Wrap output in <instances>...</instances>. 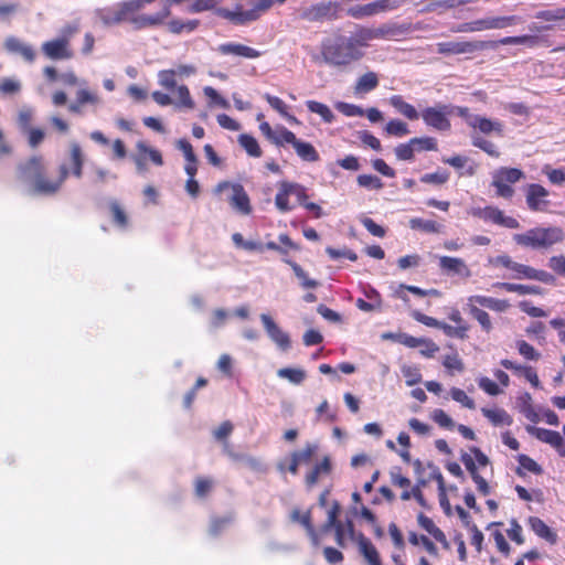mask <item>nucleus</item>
I'll return each instance as SVG.
<instances>
[{
    "label": "nucleus",
    "mask_w": 565,
    "mask_h": 565,
    "mask_svg": "<svg viewBox=\"0 0 565 565\" xmlns=\"http://www.w3.org/2000/svg\"><path fill=\"white\" fill-rule=\"evenodd\" d=\"M67 177V166L61 164L58 177L56 179L49 178L45 161L41 154H33L17 167V180L29 186L31 193L36 195H54L61 190Z\"/></svg>",
    "instance_id": "f257e3e1"
},
{
    "label": "nucleus",
    "mask_w": 565,
    "mask_h": 565,
    "mask_svg": "<svg viewBox=\"0 0 565 565\" xmlns=\"http://www.w3.org/2000/svg\"><path fill=\"white\" fill-rule=\"evenodd\" d=\"M539 38L535 35L507 36L498 41H449L437 44V52L441 55L472 54L477 51L495 50L500 44H527L534 46Z\"/></svg>",
    "instance_id": "f03ea898"
},
{
    "label": "nucleus",
    "mask_w": 565,
    "mask_h": 565,
    "mask_svg": "<svg viewBox=\"0 0 565 565\" xmlns=\"http://www.w3.org/2000/svg\"><path fill=\"white\" fill-rule=\"evenodd\" d=\"M323 62L335 67H347L363 57V52L355 47L350 36L335 35L321 43Z\"/></svg>",
    "instance_id": "7ed1b4c3"
},
{
    "label": "nucleus",
    "mask_w": 565,
    "mask_h": 565,
    "mask_svg": "<svg viewBox=\"0 0 565 565\" xmlns=\"http://www.w3.org/2000/svg\"><path fill=\"white\" fill-rule=\"evenodd\" d=\"M565 235L561 227H534L522 234H514L513 239L518 245L533 249H548L554 244L561 243Z\"/></svg>",
    "instance_id": "20e7f679"
},
{
    "label": "nucleus",
    "mask_w": 565,
    "mask_h": 565,
    "mask_svg": "<svg viewBox=\"0 0 565 565\" xmlns=\"http://www.w3.org/2000/svg\"><path fill=\"white\" fill-rule=\"evenodd\" d=\"M273 4L274 0H256L253 2V8L249 10H244L243 6L239 3H236L233 10L214 7V14L235 25H244L258 20Z\"/></svg>",
    "instance_id": "39448f33"
},
{
    "label": "nucleus",
    "mask_w": 565,
    "mask_h": 565,
    "mask_svg": "<svg viewBox=\"0 0 565 565\" xmlns=\"http://www.w3.org/2000/svg\"><path fill=\"white\" fill-rule=\"evenodd\" d=\"M77 24H67L61 31V36L46 41L42 44L43 54L50 60H70L73 57V51L70 45L71 38L77 33Z\"/></svg>",
    "instance_id": "423d86ee"
},
{
    "label": "nucleus",
    "mask_w": 565,
    "mask_h": 565,
    "mask_svg": "<svg viewBox=\"0 0 565 565\" xmlns=\"http://www.w3.org/2000/svg\"><path fill=\"white\" fill-rule=\"evenodd\" d=\"M525 174L516 168L502 167L493 172L492 185L497 189V194L504 199H511L514 190L510 184L524 179Z\"/></svg>",
    "instance_id": "0eeeda50"
},
{
    "label": "nucleus",
    "mask_w": 565,
    "mask_h": 565,
    "mask_svg": "<svg viewBox=\"0 0 565 565\" xmlns=\"http://www.w3.org/2000/svg\"><path fill=\"white\" fill-rule=\"evenodd\" d=\"M223 190H231V196H226V202L232 209L243 215L250 214V201L242 184L221 182L216 186V192H222Z\"/></svg>",
    "instance_id": "6e6552de"
},
{
    "label": "nucleus",
    "mask_w": 565,
    "mask_h": 565,
    "mask_svg": "<svg viewBox=\"0 0 565 565\" xmlns=\"http://www.w3.org/2000/svg\"><path fill=\"white\" fill-rule=\"evenodd\" d=\"M454 114V106L446 104H437L434 107H427L422 111V118L425 124L439 131L450 129L448 116Z\"/></svg>",
    "instance_id": "1a4fd4ad"
},
{
    "label": "nucleus",
    "mask_w": 565,
    "mask_h": 565,
    "mask_svg": "<svg viewBox=\"0 0 565 565\" xmlns=\"http://www.w3.org/2000/svg\"><path fill=\"white\" fill-rule=\"evenodd\" d=\"M404 2L405 0H377L363 6L350 7L347 13L354 19H362L364 17L375 15L380 12L395 10Z\"/></svg>",
    "instance_id": "9d476101"
},
{
    "label": "nucleus",
    "mask_w": 565,
    "mask_h": 565,
    "mask_svg": "<svg viewBox=\"0 0 565 565\" xmlns=\"http://www.w3.org/2000/svg\"><path fill=\"white\" fill-rule=\"evenodd\" d=\"M337 3L334 2H320L300 10V18L307 22H323L326 20H333L335 14Z\"/></svg>",
    "instance_id": "9b49d317"
},
{
    "label": "nucleus",
    "mask_w": 565,
    "mask_h": 565,
    "mask_svg": "<svg viewBox=\"0 0 565 565\" xmlns=\"http://www.w3.org/2000/svg\"><path fill=\"white\" fill-rule=\"evenodd\" d=\"M234 430V424L231 420H225L214 429V440L220 444L222 452L228 456L232 460L238 461L243 459V455L234 449V445L230 441V436Z\"/></svg>",
    "instance_id": "f8f14e48"
},
{
    "label": "nucleus",
    "mask_w": 565,
    "mask_h": 565,
    "mask_svg": "<svg viewBox=\"0 0 565 565\" xmlns=\"http://www.w3.org/2000/svg\"><path fill=\"white\" fill-rule=\"evenodd\" d=\"M282 137L287 143L292 145L295 148L297 154L307 162H317L319 158L318 151L315 149V147L306 141H302L296 137V135L288 130H282Z\"/></svg>",
    "instance_id": "ddd939ff"
},
{
    "label": "nucleus",
    "mask_w": 565,
    "mask_h": 565,
    "mask_svg": "<svg viewBox=\"0 0 565 565\" xmlns=\"http://www.w3.org/2000/svg\"><path fill=\"white\" fill-rule=\"evenodd\" d=\"M548 191L540 184L532 183L526 186V204L532 211H544L548 205L546 200Z\"/></svg>",
    "instance_id": "4468645a"
},
{
    "label": "nucleus",
    "mask_w": 565,
    "mask_h": 565,
    "mask_svg": "<svg viewBox=\"0 0 565 565\" xmlns=\"http://www.w3.org/2000/svg\"><path fill=\"white\" fill-rule=\"evenodd\" d=\"M262 322L264 324L265 330L267 331L269 338L278 344L281 350H287L290 347V339L287 333H285L275 321L266 313L260 316Z\"/></svg>",
    "instance_id": "2eb2a0df"
},
{
    "label": "nucleus",
    "mask_w": 565,
    "mask_h": 565,
    "mask_svg": "<svg viewBox=\"0 0 565 565\" xmlns=\"http://www.w3.org/2000/svg\"><path fill=\"white\" fill-rule=\"evenodd\" d=\"M3 46L8 53L21 55L29 63H33L35 60L36 54L33 47L15 36H8L3 42Z\"/></svg>",
    "instance_id": "dca6fc26"
},
{
    "label": "nucleus",
    "mask_w": 565,
    "mask_h": 565,
    "mask_svg": "<svg viewBox=\"0 0 565 565\" xmlns=\"http://www.w3.org/2000/svg\"><path fill=\"white\" fill-rule=\"evenodd\" d=\"M521 19L516 15L510 17H497V18H486L472 21L475 32L489 30V29H502L508 25L515 24L520 22Z\"/></svg>",
    "instance_id": "f3484780"
},
{
    "label": "nucleus",
    "mask_w": 565,
    "mask_h": 565,
    "mask_svg": "<svg viewBox=\"0 0 565 565\" xmlns=\"http://www.w3.org/2000/svg\"><path fill=\"white\" fill-rule=\"evenodd\" d=\"M374 29L375 40L379 39H394L404 34H407L411 31V24H398L395 22H388L381 24Z\"/></svg>",
    "instance_id": "a211bd4d"
},
{
    "label": "nucleus",
    "mask_w": 565,
    "mask_h": 565,
    "mask_svg": "<svg viewBox=\"0 0 565 565\" xmlns=\"http://www.w3.org/2000/svg\"><path fill=\"white\" fill-rule=\"evenodd\" d=\"M85 157L78 142H72L70 145V168L71 172L75 178L79 179L83 175V167Z\"/></svg>",
    "instance_id": "6ab92c4d"
},
{
    "label": "nucleus",
    "mask_w": 565,
    "mask_h": 565,
    "mask_svg": "<svg viewBox=\"0 0 565 565\" xmlns=\"http://www.w3.org/2000/svg\"><path fill=\"white\" fill-rule=\"evenodd\" d=\"M440 268L445 271L469 277L471 275L468 266L461 258L441 256L439 258Z\"/></svg>",
    "instance_id": "aec40b11"
},
{
    "label": "nucleus",
    "mask_w": 565,
    "mask_h": 565,
    "mask_svg": "<svg viewBox=\"0 0 565 565\" xmlns=\"http://www.w3.org/2000/svg\"><path fill=\"white\" fill-rule=\"evenodd\" d=\"M217 50L224 55L233 54L247 58H256L260 56V52L256 51L255 49L237 43L222 44Z\"/></svg>",
    "instance_id": "412c9836"
},
{
    "label": "nucleus",
    "mask_w": 565,
    "mask_h": 565,
    "mask_svg": "<svg viewBox=\"0 0 565 565\" xmlns=\"http://www.w3.org/2000/svg\"><path fill=\"white\" fill-rule=\"evenodd\" d=\"M178 149H180L186 160L184 170L188 175L195 174L198 171V160L194 154L192 145L186 139H179L177 142Z\"/></svg>",
    "instance_id": "4be33fe9"
},
{
    "label": "nucleus",
    "mask_w": 565,
    "mask_h": 565,
    "mask_svg": "<svg viewBox=\"0 0 565 565\" xmlns=\"http://www.w3.org/2000/svg\"><path fill=\"white\" fill-rule=\"evenodd\" d=\"M468 301L476 305H480L482 307H486L490 310L503 312L505 311L510 305L507 300H500L491 297H484V296H471L468 298Z\"/></svg>",
    "instance_id": "5701e85b"
},
{
    "label": "nucleus",
    "mask_w": 565,
    "mask_h": 565,
    "mask_svg": "<svg viewBox=\"0 0 565 565\" xmlns=\"http://www.w3.org/2000/svg\"><path fill=\"white\" fill-rule=\"evenodd\" d=\"M529 524L531 529L535 532V534H537L540 537L546 540L551 544L556 543V533L553 532L540 518L531 516L529 519Z\"/></svg>",
    "instance_id": "b1692460"
},
{
    "label": "nucleus",
    "mask_w": 565,
    "mask_h": 565,
    "mask_svg": "<svg viewBox=\"0 0 565 565\" xmlns=\"http://www.w3.org/2000/svg\"><path fill=\"white\" fill-rule=\"evenodd\" d=\"M471 128L479 129V131L484 135L495 132L497 135L502 136L503 132V125L500 121H494L479 115Z\"/></svg>",
    "instance_id": "393cba45"
},
{
    "label": "nucleus",
    "mask_w": 565,
    "mask_h": 565,
    "mask_svg": "<svg viewBox=\"0 0 565 565\" xmlns=\"http://www.w3.org/2000/svg\"><path fill=\"white\" fill-rule=\"evenodd\" d=\"M494 287L504 289L510 292H518L520 295H541L542 289L539 286L520 285L512 282H497Z\"/></svg>",
    "instance_id": "a878e982"
},
{
    "label": "nucleus",
    "mask_w": 565,
    "mask_h": 565,
    "mask_svg": "<svg viewBox=\"0 0 565 565\" xmlns=\"http://www.w3.org/2000/svg\"><path fill=\"white\" fill-rule=\"evenodd\" d=\"M391 105L396 108L401 114H403L406 118L411 120H416L419 117L418 111L414 106L404 102L402 96L394 95L390 98Z\"/></svg>",
    "instance_id": "bb28decb"
},
{
    "label": "nucleus",
    "mask_w": 565,
    "mask_h": 565,
    "mask_svg": "<svg viewBox=\"0 0 565 565\" xmlns=\"http://www.w3.org/2000/svg\"><path fill=\"white\" fill-rule=\"evenodd\" d=\"M379 85L377 74L374 72H369L363 74L355 84V93H369L375 89Z\"/></svg>",
    "instance_id": "cd10ccee"
},
{
    "label": "nucleus",
    "mask_w": 565,
    "mask_h": 565,
    "mask_svg": "<svg viewBox=\"0 0 565 565\" xmlns=\"http://www.w3.org/2000/svg\"><path fill=\"white\" fill-rule=\"evenodd\" d=\"M360 552L363 554L365 559L371 565H382L379 552L374 547V545L364 536H361L359 542Z\"/></svg>",
    "instance_id": "c85d7f7f"
},
{
    "label": "nucleus",
    "mask_w": 565,
    "mask_h": 565,
    "mask_svg": "<svg viewBox=\"0 0 565 565\" xmlns=\"http://www.w3.org/2000/svg\"><path fill=\"white\" fill-rule=\"evenodd\" d=\"M109 211L111 213L113 222L120 228H126L129 224L126 211L116 200L109 202Z\"/></svg>",
    "instance_id": "c756f323"
},
{
    "label": "nucleus",
    "mask_w": 565,
    "mask_h": 565,
    "mask_svg": "<svg viewBox=\"0 0 565 565\" xmlns=\"http://www.w3.org/2000/svg\"><path fill=\"white\" fill-rule=\"evenodd\" d=\"M331 471V461L329 457H324L323 460L317 465L306 477V482L309 487H312L318 482L320 475H328Z\"/></svg>",
    "instance_id": "7c9ffc66"
},
{
    "label": "nucleus",
    "mask_w": 565,
    "mask_h": 565,
    "mask_svg": "<svg viewBox=\"0 0 565 565\" xmlns=\"http://www.w3.org/2000/svg\"><path fill=\"white\" fill-rule=\"evenodd\" d=\"M355 47L366 46L370 41L375 40L374 29L359 26L353 36H350Z\"/></svg>",
    "instance_id": "2f4dec72"
},
{
    "label": "nucleus",
    "mask_w": 565,
    "mask_h": 565,
    "mask_svg": "<svg viewBox=\"0 0 565 565\" xmlns=\"http://www.w3.org/2000/svg\"><path fill=\"white\" fill-rule=\"evenodd\" d=\"M34 119V110L31 107H23L18 111L17 115V125L20 131L24 135L32 127V122Z\"/></svg>",
    "instance_id": "473e14b6"
},
{
    "label": "nucleus",
    "mask_w": 565,
    "mask_h": 565,
    "mask_svg": "<svg viewBox=\"0 0 565 565\" xmlns=\"http://www.w3.org/2000/svg\"><path fill=\"white\" fill-rule=\"evenodd\" d=\"M467 308L469 313L481 324L482 329L486 332H490L492 329V323L488 312L478 308L476 305L468 301Z\"/></svg>",
    "instance_id": "72a5a7b5"
},
{
    "label": "nucleus",
    "mask_w": 565,
    "mask_h": 565,
    "mask_svg": "<svg viewBox=\"0 0 565 565\" xmlns=\"http://www.w3.org/2000/svg\"><path fill=\"white\" fill-rule=\"evenodd\" d=\"M481 412L493 425L512 424L511 416L504 409L482 408Z\"/></svg>",
    "instance_id": "f704fd0d"
},
{
    "label": "nucleus",
    "mask_w": 565,
    "mask_h": 565,
    "mask_svg": "<svg viewBox=\"0 0 565 565\" xmlns=\"http://www.w3.org/2000/svg\"><path fill=\"white\" fill-rule=\"evenodd\" d=\"M501 365L507 370H515V371H524L526 380L535 387L540 386V380L536 375V373L533 371L530 366H519L515 365L512 361L504 359L501 362Z\"/></svg>",
    "instance_id": "c9c22d12"
},
{
    "label": "nucleus",
    "mask_w": 565,
    "mask_h": 565,
    "mask_svg": "<svg viewBox=\"0 0 565 565\" xmlns=\"http://www.w3.org/2000/svg\"><path fill=\"white\" fill-rule=\"evenodd\" d=\"M238 143L246 150L249 156L255 158H259L262 156L260 147L253 136L247 134L239 135Z\"/></svg>",
    "instance_id": "e433bc0d"
},
{
    "label": "nucleus",
    "mask_w": 565,
    "mask_h": 565,
    "mask_svg": "<svg viewBox=\"0 0 565 565\" xmlns=\"http://www.w3.org/2000/svg\"><path fill=\"white\" fill-rule=\"evenodd\" d=\"M520 412L531 422L537 423L540 417L532 406V397L529 393H525L519 398Z\"/></svg>",
    "instance_id": "4c0bfd02"
},
{
    "label": "nucleus",
    "mask_w": 565,
    "mask_h": 565,
    "mask_svg": "<svg viewBox=\"0 0 565 565\" xmlns=\"http://www.w3.org/2000/svg\"><path fill=\"white\" fill-rule=\"evenodd\" d=\"M409 225L413 230H420L427 233H439L441 231L440 224L429 220L412 218Z\"/></svg>",
    "instance_id": "58836bf2"
},
{
    "label": "nucleus",
    "mask_w": 565,
    "mask_h": 565,
    "mask_svg": "<svg viewBox=\"0 0 565 565\" xmlns=\"http://www.w3.org/2000/svg\"><path fill=\"white\" fill-rule=\"evenodd\" d=\"M518 461L520 467L516 469V473L521 477L524 476L522 469H526L535 475H541L543 472L541 466L526 455H519Z\"/></svg>",
    "instance_id": "ea45409f"
},
{
    "label": "nucleus",
    "mask_w": 565,
    "mask_h": 565,
    "mask_svg": "<svg viewBox=\"0 0 565 565\" xmlns=\"http://www.w3.org/2000/svg\"><path fill=\"white\" fill-rule=\"evenodd\" d=\"M307 107L311 113L320 115L326 122H332L334 119V115L331 109L322 103L308 100Z\"/></svg>",
    "instance_id": "a19ab883"
},
{
    "label": "nucleus",
    "mask_w": 565,
    "mask_h": 565,
    "mask_svg": "<svg viewBox=\"0 0 565 565\" xmlns=\"http://www.w3.org/2000/svg\"><path fill=\"white\" fill-rule=\"evenodd\" d=\"M136 147H137V150L139 152L143 153L147 157V159L149 158V160L153 164H156L158 167L163 164L162 154H161V152L159 150L147 146L142 141H139Z\"/></svg>",
    "instance_id": "79ce46f5"
},
{
    "label": "nucleus",
    "mask_w": 565,
    "mask_h": 565,
    "mask_svg": "<svg viewBox=\"0 0 565 565\" xmlns=\"http://www.w3.org/2000/svg\"><path fill=\"white\" fill-rule=\"evenodd\" d=\"M472 145L477 148H480L484 152H487L489 156L498 158L500 156V152L497 150L495 146L489 141L479 136L478 134L471 135Z\"/></svg>",
    "instance_id": "37998d69"
},
{
    "label": "nucleus",
    "mask_w": 565,
    "mask_h": 565,
    "mask_svg": "<svg viewBox=\"0 0 565 565\" xmlns=\"http://www.w3.org/2000/svg\"><path fill=\"white\" fill-rule=\"evenodd\" d=\"M21 90L20 81L12 77H4L0 81V94L3 96L15 95Z\"/></svg>",
    "instance_id": "c03bdc74"
},
{
    "label": "nucleus",
    "mask_w": 565,
    "mask_h": 565,
    "mask_svg": "<svg viewBox=\"0 0 565 565\" xmlns=\"http://www.w3.org/2000/svg\"><path fill=\"white\" fill-rule=\"evenodd\" d=\"M277 374L295 384H300L306 379V372L300 369L284 367L279 369Z\"/></svg>",
    "instance_id": "a18cd8bd"
},
{
    "label": "nucleus",
    "mask_w": 565,
    "mask_h": 565,
    "mask_svg": "<svg viewBox=\"0 0 565 565\" xmlns=\"http://www.w3.org/2000/svg\"><path fill=\"white\" fill-rule=\"evenodd\" d=\"M232 239L235 246L238 248H243L250 252H264V246L260 243L254 241H245L241 233H234Z\"/></svg>",
    "instance_id": "49530a36"
},
{
    "label": "nucleus",
    "mask_w": 565,
    "mask_h": 565,
    "mask_svg": "<svg viewBox=\"0 0 565 565\" xmlns=\"http://www.w3.org/2000/svg\"><path fill=\"white\" fill-rule=\"evenodd\" d=\"M418 524L427 531L434 539H443V531L435 525L431 519L423 513L417 516Z\"/></svg>",
    "instance_id": "de8ad7c7"
},
{
    "label": "nucleus",
    "mask_w": 565,
    "mask_h": 565,
    "mask_svg": "<svg viewBox=\"0 0 565 565\" xmlns=\"http://www.w3.org/2000/svg\"><path fill=\"white\" fill-rule=\"evenodd\" d=\"M288 264L291 266L296 277L301 281L303 288H316L319 286V282L315 279H310L307 273L297 263L288 262Z\"/></svg>",
    "instance_id": "09e8293b"
},
{
    "label": "nucleus",
    "mask_w": 565,
    "mask_h": 565,
    "mask_svg": "<svg viewBox=\"0 0 565 565\" xmlns=\"http://www.w3.org/2000/svg\"><path fill=\"white\" fill-rule=\"evenodd\" d=\"M24 135L31 149H36L45 139V131L40 127H33Z\"/></svg>",
    "instance_id": "8fccbe9b"
},
{
    "label": "nucleus",
    "mask_w": 565,
    "mask_h": 565,
    "mask_svg": "<svg viewBox=\"0 0 565 565\" xmlns=\"http://www.w3.org/2000/svg\"><path fill=\"white\" fill-rule=\"evenodd\" d=\"M317 450L316 445L308 444L305 449L294 451L291 454V457L295 461H297L300 465H307L311 461L313 454Z\"/></svg>",
    "instance_id": "3c124183"
},
{
    "label": "nucleus",
    "mask_w": 565,
    "mask_h": 565,
    "mask_svg": "<svg viewBox=\"0 0 565 565\" xmlns=\"http://www.w3.org/2000/svg\"><path fill=\"white\" fill-rule=\"evenodd\" d=\"M385 131L388 135L397 136V137H403V136H406L409 134L407 124L402 120H398V119L388 121L385 127Z\"/></svg>",
    "instance_id": "603ef678"
},
{
    "label": "nucleus",
    "mask_w": 565,
    "mask_h": 565,
    "mask_svg": "<svg viewBox=\"0 0 565 565\" xmlns=\"http://www.w3.org/2000/svg\"><path fill=\"white\" fill-rule=\"evenodd\" d=\"M218 371L227 379L234 375V360L228 354H222L217 361Z\"/></svg>",
    "instance_id": "864d4df0"
},
{
    "label": "nucleus",
    "mask_w": 565,
    "mask_h": 565,
    "mask_svg": "<svg viewBox=\"0 0 565 565\" xmlns=\"http://www.w3.org/2000/svg\"><path fill=\"white\" fill-rule=\"evenodd\" d=\"M159 83L161 86L169 90L177 88V71L175 70H163L159 72Z\"/></svg>",
    "instance_id": "5fc2aeb1"
},
{
    "label": "nucleus",
    "mask_w": 565,
    "mask_h": 565,
    "mask_svg": "<svg viewBox=\"0 0 565 565\" xmlns=\"http://www.w3.org/2000/svg\"><path fill=\"white\" fill-rule=\"evenodd\" d=\"M535 18L544 20V21L565 20V7L556 8V9H552V10L540 11L536 13Z\"/></svg>",
    "instance_id": "6e6d98bb"
},
{
    "label": "nucleus",
    "mask_w": 565,
    "mask_h": 565,
    "mask_svg": "<svg viewBox=\"0 0 565 565\" xmlns=\"http://www.w3.org/2000/svg\"><path fill=\"white\" fill-rule=\"evenodd\" d=\"M356 181L360 186L367 189L380 190L384 185L379 177L372 174H361L358 177Z\"/></svg>",
    "instance_id": "4d7b16f0"
},
{
    "label": "nucleus",
    "mask_w": 565,
    "mask_h": 565,
    "mask_svg": "<svg viewBox=\"0 0 565 565\" xmlns=\"http://www.w3.org/2000/svg\"><path fill=\"white\" fill-rule=\"evenodd\" d=\"M418 11L420 13H428V12H444L445 11V4L444 0H425L418 3Z\"/></svg>",
    "instance_id": "13d9d810"
},
{
    "label": "nucleus",
    "mask_w": 565,
    "mask_h": 565,
    "mask_svg": "<svg viewBox=\"0 0 565 565\" xmlns=\"http://www.w3.org/2000/svg\"><path fill=\"white\" fill-rule=\"evenodd\" d=\"M282 188H286L288 194H294L297 196L300 204H303L306 199L308 198L306 194V189L299 183H292L288 181H282Z\"/></svg>",
    "instance_id": "bf43d9fd"
},
{
    "label": "nucleus",
    "mask_w": 565,
    "mask_h": 565,
    "mask_svg": "<svg viewBox=\"0 0 565 565\" xmlns=\"http://www.w3.org/2000/svg\"><path fill=\"white\" fill-rule=\"evenodd\" d=\"M408 540L413 545H417L420 542V545H424V547L429 554L437 555L436 545L427 536L422 535L420 537H418L415 532H411Z\"/></svg>",
    "instance_id": "052dcab7"
},
{
    "label": "nucleus",
    "mask_w": 565,
    "mask_h": 565,
    "mask_svg": "<svg viewBox=\"0 0 565 565\" xmlns=\"http://www.w3.org/2000/svg\"><path fill=\"white\" fill-rule=\"evenodd\" d=\"M402 373L408 386H413L422 381L419 369L416 366L403 365Z\"/></svg>",
    "instance_id": "680f3d73"
},
{
    "label": "nucleus",
    "mask_w": 565,
    "mask_h": 565,
    "mask_svg": "<svg viewBox=\"0 0 565 565\" xmlns=\"http://www.w3.org/2000/svg\"><path fill=\"white\" fill-rule=\"evenodd\" d=\"M411 140L415 151L437 150V141L433 137L413 138Z\"/></svg>",
    "instance_id": "e2e57ef3"
},
{
    "label": "nucleus",
    "mask_w": 565,
    "mask_h": 565,
    "mask_svg": "<svg viewBox=\"0 0 565 565\" xmlns=\"http://www.w3.org/2000/svg\"><path fill=\"white\" fill-rule=\"evenodd\" d=\"M395 156L398 160H412L414 158L415 147L412 140L407 143H401L394 149Z\"/></svg>",
    "instance_id": "0e129e2a"
},
{
    "label": "nucleus",
    "mask_w": 565,
    "mask_h": 565,
    "mask_svg": "<svg viewBox=\"0 0 565 565\" xmlns=\"http://www.w3.org/2000/svg\"><path fill=\"white\" fill-rule=\"evenodd\" d=\"M516 348L521 355H523L527 360L537 361L541 354L526 341L520 340L516 342Z\"/></svg>",
    "instance_id": "69168bd1"
},
{
    "label": "nucleus",
    "mask_w": 565,
    "mask_h": 565,
    "mask_svg": "<svg viewBox=\"0 0 565 565\" xmlns=\"http://www.w3.org/2000/svg\"><path fill=\"white\" fill-rule=\"evenodd\" d=\"M450 395L454 401L462 404L465 407L469 409H475L476 404L472 398H470L462 390L452 387L450 391Z\"/></svg>",
    "instance_id": "338daca9"
},
{
    "label": "nucleus",
    "mask_w": 565,
    "mask_h": 565,
    "mask_svg": "<svg viewBox=\"0 0 565 565\" xmlns=\"http://www.w3.org/2000/svg\"><path fill=\"white\" fill-rule=\"evenodd\" d=\"M431 418L443 428L452 429L455 427V422L452 418L449 417L443 409H435L433 412Z\"/></svg>",
    "instance_id": "774afa93"
}]
</instances>
